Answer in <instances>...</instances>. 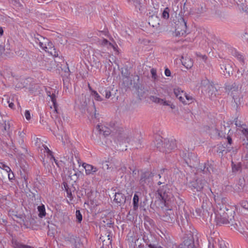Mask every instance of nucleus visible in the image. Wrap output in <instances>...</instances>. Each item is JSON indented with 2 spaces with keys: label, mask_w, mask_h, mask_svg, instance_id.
Masks as SVG:
<instances>
[{
  "label": "nucleus",
  "mask_w": 248,
  "mask_h": 248,
  "mask_svg": "<svg viewBox=\"0 0 248 248\" xmlns=\"http://www.w3.org/2000/svg\"><path fill=\"white\" fill-rule=\"evenodd\" d=\"M177 222L184 232L183 241L180 245V248H202L201 247L198 233L197 230L188 224V220L185 217L180 216L177 218Z\"/></svg>",
  "instance_id": "obj_1"
},
{
  "label": "nucleus",
  "mask_w": 248,
  "mask_h": 248,
  "mask_svg": "<svg viewBox=\"0 0 248 248\" xmlns=\"http://www.w3.org/2000/svg\"><path fill=\"white\" fill-rule=\"evenodd\" d=\"M225 89L229 92V94L232 97L234 105V107L237 109L243 101V96L241 92L238 90V85L236 83L225 85Z\"/></svg>",
  "instance_id": "obj_2"
},
{
  "label": "nucleus",
  "mask_w": 248,
  "mask_h": 248,
  "mask_svg": "<svg viewBox=\"0 0 248 248\" xmlns=\"http://www.w3.org/2000/svg\"><path fill=\"white\" fill-rule=\"evenodd\" d=\"M169 187L168 185L166 184L160 186L156 191L159 199L162 201L165 205L167 202L170 201L173 198L172 190Z\"/></svg>",
  "instance_id": "obj_3"
},
{
  "label": "nucleus",
  "mask_w": 248,
  "mask_h": 248,
  "mask_svg": "<svg viewBox=\"0 0 248 248\" xmlns=\"http://www.w3.org/2000/svg\"><path fill=\"white\" fill-rule=\"evenodd\" d=\"M207 182L202 178H194L187 183V186L193 192H200L206 185Z\"/></svg>",
  "instance_id": "obj_4"
},
{
  "label": "nucleus",
  "mask_w": 248,
  "mask_h": 248,
  "mask_svg": "<svg viewBox=\"0 0 248 248\" xmlns=\"http://www.w3.org/2000/svg\"><path fill=\"white\" fill-rule=\"evenodd\" d=\"M154 176V173L149 171L142 172L139 180V184L140 186L144 188L146 186L151 185Z\"/></svg>",
  "instance_id": "obj_5"
},
{
  "label": "nucleus",
  "mask_w": 248,
  "mask_h": 248,
  "mask_svg": "<svg viewBox=\"0 0 248 248\" xmlns=\"http://www.w3.org/2000/svg\"><path fill=\"white\" fill-rule=\"evenodd\" d=\"M216 222L217 225H221L222 224H230L233 228L239 230L238 229V224L234 220V217H231L230 220L224 219V217L221 215V213L217 212L216 216Z\"/></svg>",
  "instance_id": "obj_6"
},
{
  "label": "nucleus",
  "mask_w": 248,
  "mask_h": 248,
  "mask_svg": "<svg viewBox=\"0 0 248 248\" xmlns=\"http://www.w3.org/2000/svg\"><path fill=\"white\" fill-rule=\"evenodd\" d=\"M186 22L185 19L182 17L178 21L175 27V34L177 36H185L186 32Z\"/></svg>",
  "instance_id": "obj_7"
},
{
  "label": "nucleus",
  "mask_w": 248,
  "mask_h": 248,
  "mask_svg": "<svg viewBox=\"0 0 248 248\" xmlns=\"http://www.w3.org/2000/svg\"><path fill=\"white\" fill-rule=\"evenodd\" d=\"M83 102V104L81 105L79 107L81 112L82 113H85L86 110H87L88 112L89 113L90 115L91 116L92 118H97L99 114H97L96 113V108L94 105V103L93 102V105L89 107L88 108H87V102L86 101V100H85Z\"/></svg>",
  "instance_id": "obj_8"
},
{
  "label": "nucleus",
  "mask_w": 248,
  "mask_h": 248,
  "mask_svg": "<svg viewBox=\"0 0 248 248\" xmlns=\"http://www.w3.org/2000/svg\"><path fill=\"white\" fill-rule=\"evenodd\" d=\"M161 217L163 221L170 223H174L176 220V214L173 210L171 208H166Z\"/></svg>",
  "instance_id": "obj_9"
},
{
  "label": "nucleus",
  "mask_w": 248,
  "mask_h": 248,
  "mask_svg": "<svg viewBox=\"0 0 248 248\" xmlns=\"http://www.w3.org/2000/svg\"><path fill=\"white\" fill-rule=\"evenodd\" d=\"M185 160L187 165L191 168H198L199 169L201 166L199 163V159L197 155L194 153H189L188 157L187 159H185Z\"/></svg>",
  "instance_id": "obj_10"
},
{
  "label": "nucleus",
  "mask_w": 248,
  "mask_h": 248,
  "mask_svg": "<svg viewBox=\"0 0 248 248\" xmlns=\"http://www.w3.org/2000/svg\"><path fill=\"white\" fill-rule=\"evenodd\" d=\"M242 131H244L243 133L248 141V128L244 129ZM242 148V158L244 160L247 161L246 166L248 167V142L243 143Z\"/></svg>",
  "instance_id": "obj_11"
},
{
  "label": "nucleus",
  "mask_w": 248,
  "mask_h": 248,
  "mask_svg": "<svg viewBox=\"0 0 248 248\" xmlns=\"http://www.w3.org/2000/svg\"><path fill=\"white\" fill-rule=\"evenodd\" d=\"M218 208L219 209H217V212L221 213V215L224 217V219L230 220L231 217H234V212L229 209L225 205H223L222 207L221 206H218Z\"/></svg>",
  "instance_id": "obj_12"
},
{
  "label": "nucleus",
  "mask_w": 248,
  "mask_h": 248,
  "mask_svg": "<svg viewBox=\"0 0 248 248\" xmlns=\"http://www.w3.org/2000/svg\"><path fill=\"white\" fill-rule=\"evenodd\" d=\"M142 239L149 248L157 241L156 238L150 233L144 232L142 234Z\"/></svg>",
  "instance_id": "obj_13"
},
{
  "label": "nucleus",
  "mask_w": 248,
  "mask_h": 248,
  "mask_svg": "<svg viewBox=\"0 0 248 248\" xmlns=\"http://www.w3.org/2000/svg\"><path fill=\"white\" fill-rule=\"evenodd\" d=\"M220 68L225 76H230L233 73V67L231 62L224 61L220 64Z\"/></svg>",
  "instance_id": "obj_14"
},
{
  "label": "nucleus",
  "mask_w": 248,
  "mask_h": 248,
  "mask_svg": "<svg viewBox=\"0 0 248 248\" xmlns=\"http://www.w3.org/2000/svg\"><path fill=\"white\" fill-rule=\"evenodd\" d=\"M164 146L165 147V153H169L176 147V141L173 139H165Z\"/></svg>",
  "instance_id": "obj_15"
},
{
  "label": "nucleus",
  "mask_w": 248,
  "mask_h": 248,
  "mask_svg": "<svg viewBox=\"0 0 248 248\" xmlns=\"http://www.w3.org/2000/svg\"><path fill=\"white\" fill-rule=\"evenodd\" d=\"M108 232V234L107 235L104 236L101 235L100 237V239L102 242V246L101 248H107V247L109 248V246H111L112 235L110 234V232Z\"/></svg>",
  "instance_id": "obj_16"
},
{
  "label": "nucleus",
  "mask_w": 248,
  "mask_h": 248,
  "mask_svg": "<svg viewBox=\"0 0 248 248\" xmlns=\"http://www.w3.org/2000/svg\"><path fill=\"white\" fill-rule=\"evenodd\" d=\"M65 241L70 242L71 244H73L75 248L78 247V244H79L80 239L79 237L77 235H74L72 233H68L65 237Z\"/></svg>",
  "instance_id": "obj_17"
},
{
  "label": "nucleus",
  "mask_w": 248,
  "mask_h": 248,
  "mask_svg": "<svg viewBox=\"0 0 248 248\" xmlns=\"http://www.w3.org/2000/svg\"><path fill=\"white\" fill-rule=\"evenodd\" d=\"M114 201L119 206H121L125 203L126 197L122 193L118 192L115 193Z\"/></svg>",
  "instance_id": "obj_18"
},
{
  "label": "nucleus",
  "mask_w": 248,
  "mask_h": 248,
  "mask_svg": "<svg viewBox=\"0 0 248 248\" xmlns=\"http://www.w3.org/2000/svg\"><path fill=\"white\" fill-rule=\"evenodd\" d=\"M82 166L85 170L86 175H94L98 170V168L89 164L83 163Z\"/></svg>",
  "instance_id": "obj_19"
},
{
  "label": "nucleus",
  "mask_w": 248,
  "mask_h": 248,
  "mask_svg": "<svg viewBox=\"0 0 248 248\" xmlns=\"http://www.w3.org/2000/svg\"><path fill=\"white\" fill-rule=\"evenodd\" d=\"M167 170L165 169H162L159 173L157 174L160 180L157 182V185L160 186L161 184H165L167 182L168 178V174L166 172Z\"/></svg>",
  "instance_id": "obj_20"
},
{
  "label": "nucleus",
  "mask_w": 248,
  "mask_h": 248,
  "mask_svg": "<svg viewBox=\"0 0 248 248\" xmlns=\"http://www.w3.org/2000/svg\"><path fill=\"white\" fill-rule=\"evenodd\" d=\"M160 19L155 15L150 16L148 18L149 24L153 28H158L159 26Z\"/></svg>",
  "instance_id": "obj_21"
},
{
  "label": "nucleus",
  "mask_w": 248,
  "mask_h": 248,
  "mask_svg": "<svg viewBox=\"0 0 248 248\" xmlns=\"http://www.w3.org/2000/svg\"><path fill=\"white\" fill-rule=\"evenodd\" d=\"M96 129L100 132V134H102L105 137L108 136L113 132L112 129L102 125L98 124L96 126Z\"/></svg>",
  "instance_id": "obj_22"
},
{
  "label": "nucleus",
  "mask_w": 248,
  "mask_h": 248,
  "mask_svg": "<svg viewBox=\"0 0 248 248\" xmlns=\"http://www.w3.org/2000/svg\"><path fill=\"white\" fill-rule=\"evenodd\" d=\"M215 201L217 203V209H219V208H218V206H221L222 207L223 205H225L228 208L229 207V206L226 204L228 202V199L226 197H223L221 196H217V198H215Z\"/></svg>",
  "instance_id": "obj_23"
},
{
  "label": "nucleus",
  "mask_w": 248,
  "mask_h": 248,
  "mask_svg": "<svg viewBox=\"0 0 248 248\" xmlns=\"http://www.w3.org/2000/svg\"><path fill=\"white\" fill-rule=\"evenodd\" d=\"M199 169L201 170L204 173H210L211 171H213L214 167L212 164L208 162L204 163L203 165H201Z\"/></svg>",
  "instance_id": "obj_24"
},
{
  "label": "nucleus",
  "mask_w": 248,
  "mask_h": 248,
  "mask_svg": "<svg viewBox=\"0 0 248 248\" xmlns=\"http://www.w3.org/2000/svg\"><path fill=\"white\" fill-rule=\"evenodd\" d=\"M46 43L47 44V45H46L47 49H46V50L48 49L49 51H46L48 53H49L54 57H58V53L56 51L55 48H54V46L53 45L52 43L49 41L47 39V41H46Z\"/></svg>",
  "instance_id": "obj_25"
},
{
  "label": "nucleus",
  "mask_w": 248,
  "mask_h": 248,
  "mask_svg": "<svg viewBox=\"0 0 248 248\" xmlns=\"http://www.w3.org/2000/svg\"><path fill=\"white\" fill-rule=\"evenodd\" d=\"M174 93L180 102L182 103L185 102V99L184 97L185 95V93L183 91L181 90L179 88L174 89Z\"/></svg>",
  "instance_id": "obj_26"
},
{
  "label": "nucleus",
  "mask_w": 248,
  "mask_h": 248,
  "mask_svg": "<svg viewBox=\"0 0 248 248\" xmlns=\"http://www.w3.org/2000/svg\"><path fill=\"white\" fill-rule=\"evenodd\" d=\"M42 66L47 70H50L55 65L54 62L53 61L48 60H43L42 62Z\"/></svg>",
  "instance_id": "obj_27"
},
{
  "label": "nucleus",
  "mask_w": 248,
  "mask_h": 248,
  "mask_svg": "<svg viewBox=\"0 0 248 248\" xmlns=\"http://www.w3.org/2000/svg\"><path fill=\"white\" fill-rule=\"evenodd\" d=\"M47 95L50 97L51 100L53 103L55 111L57 112L58 104L56 101V95L54 93H51L50 91L46 90V91Z\"/></svg>",
  "instance_id": "obj_28"
},
{
  "label": "nucleus",
  "mask_w": 248,
  "mask_h": 248,
  "mask_svg": "<svg viewBox=\"0 0 248 248\" xmlns=\"http://www.w3.org/2000/svg\"><path fill=\"white\" fill-rule=\"evenodd\" d=\"M12 243L14 248H34L32 247L23 244L16 239H13Z\"/></svg>",
  "instance_id": "obj_29"
},
{
  "label": "nucleus",
  "mask_w": 248,
  "mask_h": 248,
  "mask_svg": "<svg viewBox=\"0 0 248 248\" xmlns=\"http://www.w3.org/2000/svg\"><path fill=\"white\" fill-rule=\"evenodd\" d=\"M225 143L224 144H218L217 147V152L219 156L222 157L227 154L226 151L225 149Z\"/></svg>",
  "instance_id": "obj_30"
},
{
  "label": "nucleus",
  "mask_w": 248,
  "mask_h": 248,
  "mask_svg": "<svg viewBox=\"0 0 248 248\" xmlns=\"http://www.w3.org/2000/svg\"><path fill=\"white\" fill-rule=\"evenodd\" d=\"M182 63L187 69L190 68L193 66V62L190 58L182 57Z\"/></svg>",
  "instance_id": "obj_31"
},
{
  "label": "nucleus",
  "mask_w": 248,
  "mask_h": 248,
  "mask_svg": "<svg viewBox=\"0 0 248 248\" xmlns=\"http://www.w3.org/2000/svg\"><path fill=\"white\" fill-rule=\"evenodd\" d=\"M165 140H156V147L157 149L161 152L165 153V147L164 146Z\"/></svg>",
  "instance_id": "obj_32"
},
{
  "label": "nucleus",
  "mask_w": 248,
  "mask_h": 248,
  "mask_svg": "<svg viewBox=\"0 0 248 248\" xmlns=\"http://www.w3.org/2000/svg\"><path fill=\"white\" fill-rule=\"evenodd\" d=\"M69 177L71 179V180L73 181L74 183L78 179V176L79 175V173L77 170H76L75 169H73V171L71 170L69 171Z\"/></svg>",
  "instance_id": "obj_33"
},
{
  "label": "nucleus",
  "mask_w": 248,
  "mask_h": 248,
  "mask_svg": "<svg viewBox=\"0 0 248 248\" xmlns=\"http://www.w3.org/2000/svg\"><path fill=\"white\" fill-rule=\"evenodd\" d=\"M240 85L241 88L242 86H248V70L246 72V74L240 79Z\"/></svg>",
  "instance_id": "obj_34"
},
{
  "label": "nucleus",
  "mask_w": 248,
  "mask_h": 248,
  "mask_svg": "<svg viewBox=\"0 0 248 248\" xmlns=\"http://www.w3.org/2000/svg\"><path fill=\"white\" fill-rule=\"evenodd\" d=\"M233 55L242 64H244V57L238 51L234 50Z\"/></svg>",
  "instance_id": "obj_35"
},
{
  "label": "nucleus",
  "mask_w": 248,
  "mask_h": 248,
  "mask_svg": "<svg viewBox=\"0 0 248 248\" xmlns=\"http://www.w3.org/2000/svg\"><path fill=\"white\" fill-rule=\"evenodd\" d=\"M116 131L118 132L119 135L118 136L117 140L120 141V142H123V140H125V135H123L121 132L124 131V129L122 128H118V129L116 130ZM121 143H120V144Z\"/></svg>",
  "instance_id": "obj_36"
},
{
  "label": "nucleus",
  "mask_w": 248,
  "mask_h": 248,
  "mask_svg": "<svg viewBox=\"0 0 248 248\" xmlns=\"http://www.w3.org/2000/svg\"><path fill=\"white\" fill-rule=\"evenodd\" d=\"M139 197L137 194H135L133 199V210L136 211L139 207Z\"/></svg>",
  "instance_id": "obj_37"
},
{
  "label": "nucleus",
  "mask_w": 248,
  "mask_h": 248,
  "mask_svg": "<svg viewBox=\"0 0 248 248\" xmlns=\"http://www.w3.org/2000/svg\"><path fill=\"white\" fill-rule=\"evenodd\" d=\"M37 209L39 212L38 216L42 218L46 216V210L44 205L38 206Z\"/></svg>",
  "instance_id": "obj_38"
},
{
  "label": "nucleus",
  "mask_w": 248,
  "mask_h": 248,
  "mask_svg": "<svg viewBox=\"0 0 248 248\" xmlns=\"http://www.w3.org/2000/svg\"><path fill=\"white\" fill-rule=\"evenodd\" d=\"M220 128V130L216 129L217 131L218 132V135L221 138H225L226 134V126L225 125H223L221 126Z\"/></svg>",
  "instance_id": "obj_39"
},
{
  "label": "nucleus",
  "mask_w": 248,
  "mask_h": 248,
  "mask_svg": "<svg viewBox=\"0 0 248 248\" xmlns=\"http://www.w3.org/2000/svg\"><path fill=\"white\" fill-rule=\"evenodd\" d=\"M99 43L101 46H107L108 48L114 47V46L106 39H103L99 42Z\"/></svg>",
  "instance_id": "obj_40"
},
{
  "label": "nucleus",
  "mask_w": 248,
  "mask_h": 248,
  "mask_svg": "<svg viewBox=\"0 0 248 248\" xmlns=\"http://www.w3.org/2000/svg\"><path fill=\"white\" fill-rule=\"evenodd\" d=\"M184 97V98H186L185 102H183V103L185 105L189 104L193 101L194 98L191 96L186 94V93Z\"/></svg>",
  "instance_id": "obj_41"
},
{
  "label": "nucleus",
  "mask_w": 248,
  "mask_h": 248,
  "mask_svg": "<svg viewBox=\"0 0 248 248\" xmlns=\"http://www.w3.org/2000/svg\"><path fill=\"white\" fill-rule=\"evenodd\" d=\"M90 90L92 91V95L94 97V99L98 101H101L103 99L99 95V94L95 91H93L91 87H89Z\"/></svg>",
  "instance_id": "obj_42"
},
{
  "label": "nucleus",
  "mask_w": 248,
  "mask_h": 248,
  "mask_svg": "<svg viewBox=\"0 0 248 248\" xmlns=\"http://www.w3.org/2000/svg\"><path fill=\"white\" fill-rule=\"evenodd\" d=\"M34 40L36 44H39V42H41L42 41H47V39L46 38L43 37L40 34H37L36 35H34Z\"/></svg>",
  "instance_id": "obj_43"
},
{
  "label": "nucleus",
  "mask_w": 248,
  "mask_h": 248,
  "mask_svg": "<svg viewBox=\"0 0 248 248\" xmlns=\"http://www.w3.org/2000/svg\"><path fill=\"white\" fill-rule=\"evenodd\" d=\"M61 68L62 70L64 72V76L67 77L70 75V70L67 63L64 64L63 67H61Z\"/></svg>",
  "instance_id": "obj_44"
},
{
  "label": "nucleus",
  "mask_w": 248,
  "mask_h": 248,
  "mask_svg": "<svg viewBox=\"0 0 248 248\" xmlns=\"http://www.w3.org/2000/svg\"><path fill=\"white\" fill-rule=\"evenodd\" d=\"M170 11V9L168 7H166L164 9L163 11L162 17L164 19H168L170 16L169 12Z\"/></svg>",
  "instance_id": "obj_45"
},
{
  "label": "nucleus",
  "mask_w": 248,
  "mask_h": 248,
  "mask_svg": "<svg viewBox=\"0 0 248 248\" xmlns=\"http://www.w3.org/2000/svg\"><path fill=\"white\" fill-rule=\"evenodd\" d=\"M237 5L240 10H241L248 14V7H247L245 3H242L240 4H238Z\"/></svg>",
  "instance_id": "obj_46"
},
{
  "label": "nucleus",
  "mask_w": 248,
  "mask_h": 248,
  "mask_svg": "<svg viewBox=\"0 0 248 248\" xmlns=\"http://www.w3.org/2000/svg\"><path fill=\"white\" fill-rule=\"evenodd\" d=\"M149 99L151 101L155 103L161 104V102L162 101V99L159 98L155 96L151 95L149 97Z\"/></svg>",
  "instance_id": "obj_47"
},
{
  "label": "nucleus",
  "mask_w": 248,
  "mask_h": 248,
  "mask_svg": "<svg viewBox=\"0 0 248 248\" xmlns=\"http://www.w3.org/2000/svg\"><path fill=\"white\" fill-rule=\"evenodd\" d=\"M225 151H226L227 154L228 153L231 152L232 151L234 152V151H235L237 150L236 149H235L234 150V148L233 147L232 145H229L228 144H226V143H225Z\"/></svg>",
  "instance_id": "obj_48"
},
{
  "label": "nucleus",
  "mask_w": 248,
  "mask_h": 248,
  "mask_svg": "<svg viewBox=\"0 0 248 248\" xmlns=\"http://www.w3.org/2000/svg\"><path fill=\"white\" fill-rule=\"evenodd\" d=\"M245 74H246V72H245L244 71H243V72H242L239 69H238L237 73L235 76L236 80L240 79Z\"/></svg>",
  "instance_id": "obj_49"
},
{
  "label": "nucleus",
  "mask_w": 248,
  "mask_h": 248,
  "mask_svg": "<svg viewBox=\"0 0 248 248\" xmlns=\"http://www.w3.org/2000/svg\"><path fill=\"white\" fill-rule=\"evenodd\" d=\"M2 124L3 125V129L8 132V134L10 136L9 130L10 128V124L9 122H8L6 124V121H4V123Z\"/></svg>",
  "instance_id": "obj_50"
},
{
  "label": "nucleus",
  "mask_w": 248,
  "mask_h": 248,
  "mask_svg": "<svg viewBox=\"0 0 248 248\" xmlns=\"http://www.w3.org/2000/svg\"><path fill=\"white\" fill-rule=\"evenodd\" d=\"M160 104L163 105L164 106H170V107L172 109H174L175 108V106L173 104H171L170 101H167L164 100L163 99H162V101L161 102Z\"/></svg>",
  "instance_id": "obj_51"
},
{
  "label": "nucleus",
  "mask_w": 248,
  "mask_h": 248,
  "mask_svg": "<svg viewBox=\"0 0 248 248\" xmlns=\"http://www.w3.org/2000/svg\"><path fill=\"white\" fill-rule=\"evenodd\" d=\"M45 150H46V152L47 153V154L51 156V158L53 159L55 163L57 165L58 164L57 160L54 157V156L53 155V152L51 150H50L46 146H45Z\"/></svg>",
  "instance_id": "obj_52"
},
{
  "label": "nucleus",
  "mask_w": 248,
  "mask_h": 248,
  "mask_svg": "<svg viewBox=\"0 0 248 248\" xmlns=\"http://www.w3.org/2000/svg\"><path fill=\"white\" fill-rule=\"evenodd\" d=\"M76 215L77 221L78 223H80L82 220V216L79 210H77L76 212Z\"/></svg>",
  "instance_id": "obj_53"
},
{
  "label": "nucleus",
  "mask_w": 248,
  "mask_h": 248,
  "mask_svg": "<svg viewBox=\"0 0 248 248\" xmlns=\"http://www.w3.org/2000/svg\"><path fill=\"white\" fill-rule=\"evenodd\" d=\"M20 180L22 183V185L23 186L25 184L27 187L28 184L29 174L26 176H24L23 177L21 178Z\"/></svg>",
  "instance_id": "obj_54"
},
{
  "label": "nucleus",
  "mask_w": 248,
  "mask_h": 248,
  "mask_svg": "<svg viewBox=\"0 0 248 248\" xmlns=\"http://www.w3.org/2000/svg\"><path fill=\"white\" fill-rule=\"evenodd\" d=\"M0 168L2 169L3 170L6 171L7 172H9L10 171H12L10 167H9L8 166L6 165L3 163H0Z\"/></svg>",
  "instance_id": "obj_55"
},
{
  "label": "nucleus",
  "mask_w": 248,
  "mask_h": 248,
  "mask_svg": "<svg viewBox=\"0 0 248 248\" xmlns=\"http://www.w3.org/2000/svg\"><path fill=\"white\" fill-rule=\"evenodd\" d=\"M46 41H42L41 42H39V45L45 51H49L48 49L46 50L47 49V46H46Z\"/></svg>",
  "instance_id": "obj_56"
},
{
  "label": "nucleus",
  "mask_w": 248,
  "mask_h": 248,
  "mask_svg": "<svg viewBox=\"0 0 248 248\" xmlns=\"http://www.w3.org/2000/svg\"><path fill=\"white\" fill-rule=\"evenodd\" d=\"M209 89V93L212 92L211 94L212 95L213 92H217V88L215 86L214 84H210L208 86Z\"/></svg>",
  "instance_id": "obj_57"
},
{
  "label": "nucleus",
  "mask_w": 248,
  "mask_h": 248,
  "mask_svg": "<svg viewBox=\"0 0 248 248\" xmlns=\"http://www.w3.org/2000/svg\"><path fill=\"white\" fill-rule=\"evenodd\" d=\"M240 204L242 207L248 210V202L246 201H242L240 202Z\"/></svg>",
  "instance_id": "obj_58"
},
{
  "label": "nucleus",
  "mask_w": 248,
  "mask_h": 248,
  "mask_svg": "<svg viewBox=\"0 0 248 248\" xmlns=\"http://www.w3.org/2000/svg\"><path fill=\"white\" fill-rule=\"evenodd\" d=\"M151 73L152 74V78L154 79H157V75H156V71L155 69L152 68L151 70Z\"/></svg>",
  "instance_id": "obj_59"
},
{
  "label": "nucleus",
  "mask_w": 248,
  "mask_h": 248,
  "mask_svg": "<svg viewBox=\"0 0 248 248\" xmlns=\"http://www.w3.org/2000/svg\"><path fill=\"white\" fill-rule=\"evenodd\" d=\"M166 247V248H177V245L170 242L167 243Z\"/></svg>",
  "instance_id": "obj_60"
},
{
  "label": "nucleus",
  "mask_w": 248,
  "mask_h": 248,
  "mask_svg": "<svg viewBox=\"0 0 248 248\" xmlns=\"http://www.w3.org/2000/svg\"><path fill=\"white\" fill-rule=\"evenodd\" d=\"M76 190V188L73 186V184H72L71 186H69V187L65 190L66 193L69 192H73Z\"/></svg>",
  "instance_id": "obj_61"
},
{
  "label": "nucleus",
  "mask_w": 248,
  "mask_h": 248,
  "mask_svg": "<svg viewBox=\"0 0 248 248\" xmlns=\"http://www.w3.org/2000/svg\"><path fill=\"white\" fill-rule=\"evenodd\" d=\"M28 174V173L24 169L20 171V179L23 177L24 176H26Z\"/></svg>",
  "instance_id": "obj_62"
},
{
  "label": "nucleus",
  "mask_w": 248,
  "mask_h": 248,
  "mask_svg": "<svg viewBox=\"0 0 248 248\" xmlns=\"http://www.w3.org/2000/svg\"><path fill=\"white\" fill-rule=\"evenodd\" d=\"M25 116L27 120L31 119V114L29 110H26L25 112Z\"/></svg>",
  "instance_id": "obj_63"
},
{
  "label": "nucleus",
  "mask_w": 248,
  "mask_h": 248,
  "mask_svg": "<svg viewBox=\"0 0 248 248\" xmlns=\"http://www.w3.org/2000/svg\"><path fill=\"white\" fill-rule=\"evenodd\" d=\"M149 248H163L161 246L159 245L158 244L157 242H155V244H153L152 246H151Z\"/></svg>",
  "instance_id": "obj_64"
}]
</instances>
